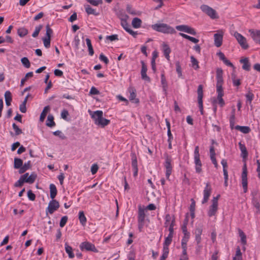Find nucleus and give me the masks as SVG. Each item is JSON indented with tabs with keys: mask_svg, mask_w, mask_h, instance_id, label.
Listing matches in <instances>:
<instances>
[{
	"mask_svg": "<svg viewBox=\"0 0 260 260\" xmlns=\"http://www.w3.org/2000/svg\"><path fill=\"white\" fill-rule=\"evenodd\" d=\"M92 118L94 121V123L102 127L108 125L110 121L103 117V112L102 111L98 110L91 114Z\"/></svg>",
	"mask_w": 260,
	"mask_h": 260,
	"instance_id": "1",
	"label": "nucleus"
},
{
	"mask_svg": "<svg viewBox=\"0 0 260 260\" xmlns=\"http://www.w3.org/2000/svg\"><path fill=\"white\" fill-rule=\"evenodd\" d=\"M223 71L221 68H218L216 70V91L217 96H223V90L222 88V84L223 80L222 78Z\"/></svg>",
	"mask_w": 260,
	"mask_h": 260,
	"instance_id": "2",
	"label": "nucleus"
},
{
	"mask_svg": "<svg viewBox=\"0 0 260 260\" xmlns=\"http://www.w3.org/2000/svg\"><path fill=\"white\" fill-rule=\"evenodd\" d=\"M153 30L161 32H175V29L165 23H158L152 25Z\"/></svg>",
	"mask_w": 260,
	"mask_h": 260,
	"instance_id": "3",
	"label": "nucleus"
},
{
	"mask_svg": "<svg viewBox=\"0 0 260 260\" xmlns=\"http://www.w3.org/2000/svg\"><path fill=\"white\" fill-rule=\"evenodd\" d=\"M220 197V194H218L216 197H213V199L212 200V204L210 206L209 209L207 212L208 216L212 217L215 215L216 214V212L218 210V200Z\"/></svg>",
	"mask_w": 260,
	"mask_h": 260,
	"instance_id": "4",
	"label": "nucleus"
},
{
	"mask_svg": "<svg viewBox=\"0 0 260 260\" xmlns=\"http://www.w3.org/2000/svg\"><path fill=\"white\" fill-rule=\"evenodd\" d=\"M194 161L195 164L196 171L197 173H200L202 172V164L200 160V155L199 153V147L196 146L194 150Z\"/></svg>",
	"mask_w": 260,
	"mask_h": 260,
	"instance_id": "5",
	"label": "nucleus"
},
{
	"mask_svg": "<svg viewBox=\"0 0 260 260\" xmlns=\"http://www.w3.org/2000/svg\"><path fill=\"white\" fill-rule=\"evenodd\" d=\"M202 232L203 228L202 226L201 225L196 227L193 232L195 235V240L197 244V250H200L202 247V245H201L202 241L201 235L202 234Z\"/></svg>",
	"mask_w": 260,
	"mask_h": 260,
	"instance_id": "6",
	"label": "nucleus"
},
{
	"mask_svg": "<svg viewBox=\"0 0 260 260\" xmlns=\"http://www.w3.org/2000/svg\"><path fill=\"white\" fill-rule=\"evenodd\" d=\"M201 10L212 19L218 18L217 13L214 9L206 5H202L200 7Z\"/></svg>",
	"mask_w": 260,
	"mask_h": 260,
	"instance_id": "7",
	"label": "nucleus"
},
{
	"mask_svg": "<svg viewBox=\"0 0 260 260\" xmlns=\"http://www.w3.org/2000/svg\"><path fill=\"white\" fill-rule=\"evenodd\" d=\"M241 178L244 192L245 193L247 191V169L246 163L243 166Z\"/></svg>",
	"mask_w": 260,
	"mask_h": 260,
	"instance_id": "8",
	"label": "nucleus"
},
{
	"mask_svg": "<svg viewBox=\"0 0 260 260\" xmlns=\"http://www.w3.org/2000/svg\"><path fill=\"white\" fill-rule=\"evenodd\" d=\"M59 207V202L54 199H52L49 203L48 206L46 210V214H53Z\"/></svg>",
	"mask_w": 260,
	"mask_h": 260,
	"instance_id": "9",
	"label": "nucleus"
},
{
	"mask_svg": "<svg viewBox=\"0 0 260 260\" xmlns=\"http://www.w3.org/2000/svg\"><path fill=\"white\" fill-rule=\"evenodd\" d=\"M172 158L171 157L168 155H166L165 157V162L164 166L166 169V176L167 179H169L170 175L172 173V167L171 165Z\"/></svg>",
	"mask_w": 260,
	"mask_h": 260,
	"instance_id": "10",
	"label": "nucleus"
},
{
	"mask_svg": "<svg viewBox=\"0 0 260 260\" xmlns=\"http://www.w3.org/2000/svg\"><path fill=\"white\" fill-rule=\"evenodd\" d=\"M80 248L81 250H85L86 251H91L94 252H98V250L95 248V246L89 242H83L81 243L80 245Z\"/></svg>",
	"mask_w": 260,
	"mask_h": 260,
	"instance_id": "11",
	"label": "nucleus"
},
{
	"mask_svg": "<svg viewBox=\"0 0 260 260\" xmlns=\"http://www.w3.org/2000/svg\"><path fill=\"white\" fill-rule=\"evenodd\" d=\"M234 36L243 49H247L249 47L246 38L241 34H234Z\"/></svg>",
	"mask_w": 260,
	"mask_h": 260,
	"instance_id": "12",
	"label": "nucleus"
},
{
	"mask_svg": "<svg viewBox=\"0 0 260 260\" xmlns=\"http://www.w3.org/2000/svg\"><path fill=\"white\" fill-rule=\"evenodd\" d=\"M212 188L209 183H207L206 187H205L203 193L204 198L202 202L203 204L207 203L209 200V198L211 194Z\"/></svg>",
	"mask_w": 260,
	"mask_h": 260,
	"instance_id": "13",
	"label": "nucleus"
},
{
	"mask_svg": "<svg viewBox=\"0 0 260 260\" xmlns=\"http://www.w3.org/2000/svg\"><path fill=\"white\" fill-rule=\"evenodd\" d=\"M142 64V69L141 71V78L143 80L147 82H150V78L147 75L146 72L147 68L144 61H141Z\"/></svg>",
	"mask_w": 260,
	"mask_h": 260,
	"instance_id": "14",
	"label": "nucleus"
},
{
	"mask_svg": "<svg viewBox=\"0 0 260 260\" xmlns=\"http://www.w3.org/2000/svg\"><path fill=\"white\" fill-rule=\"evenodd\" d=\"M176 28L178 31L184 32H196V30L193 28L187 25H177Z\"/></svg>",
	"mask_w": 260,
	"mask_h": 260,
	"instance_id": "15",
	"label": "nucleus"
},
{
	"mask_svg": "<svg viewBox=\"0 0 260 260\" xmlns=\"http://www.w3.org/2000/svg\"><path fill=\"white\" fill-rule=\"evenodd\" d=\"M214 39L215 46L217 47H220L223 40V35L222 34H214Z\"/></svg>",
	"mask_w": 260,
	"mask_h": 260,
	"instance_id": "16",
	"label": "nucleus"
},
{
	"mask_svg": "<svg viewBox=\"0 0 260 260\" xmlns=\"http://www.w3.org/2000/svg\"><path fill=\"white\" fill-rule=\"evenodd\" d=\"M28 173H26L23 175V177L24 178L25 182L29 184L33 183L37 177V175L35 174L32 173L29 176H28Z\"/></svg>",
	"mask_w": 260,
	"mask_h": 260,
	"instance_id": "17",
	"label": "nucleus"
},
{
	"mask_svg": "<svg viewBox=\"0 0 260 260\" xmlns=\"http://www.w3.org/2000/svg\"><path fill=\"white\" fill-rule=\"evenodd\" d=\"M217 55L219 57V59L222 60L226 66L232 67H234L233 63L226 59L224 54L222 52L219 51L217 53Z\"/></svg>",
	"mask_w": 260,
	"mask_h": 260,
	"instance_id": "18",
	"label": "nucleus"
},
{
	"mask_svg": "<svg viewBox=\"0 0 260 260\" xmlns=\"http://www.w3.org/2000/svg\"><path fill=\"white\" fill-rule=\"evenodd\" d=\"M162 51L165 57L168 60H170V53H171V49L170 47L165 43H163L162 44Z\"/></svg>",
	"mask_w": 260,
	"mask_h": 260,
	"instance_id": "19",
	"label": "nucleus"
},
{
	"mask_svg": "<svg viewBox=\"0 0 260 260\" xmlns=\"http://www.w3.org/2000/svg\"><path fill=\"white\" fill-rule=\"evenodd\" d=\"M239 148L241 151V157L243 158H246L248 156V152L244 144L240 142L239 143Z\"/></svg>",
	"mask_w": 260,
	"mask_h": 260,
	"instance_id": "20",
	"label": "nucleus"
},
{
	"mask_svg": "<svg viewBox=\"0 0 260 260\" xmlns=\"http://www.w3.org/2000/svg\"><path fill=\"white\" fill-rule=\"evenodd\" d=\"M240 62L243 63L242 69L245 71H249L250 69V64L249 62L248 58L241 59L240 60Z\"/></svg>",
	"mask_w": 260,
	"mask_h": 260,
	"instance_id": "21",
	"label": "nucleus"
},
{
	"mask_svg": "<svg viewBox=\"0 0 260 260\" xmlns=\"http://www.w3.org/2000/svg\"><path fill=\"white\" fill-rule=\"evenodd\" d=\"M31 167V165L30 160L25 162L24 165H22V167L19 170V173L20 174L24 173L25 171L30 169Z\"/></svg>",
	"mask_w": 260,
	"mask_h": 260,
	"instance_id": "22",
	"label": "nucleus"
},
{
	"mask_svg": "<svg viewBox=\"0 0 260 260\" xmlns=\"http://www.w3.org/2000/svg\"><path fill=\"white\" fill-rule=\"evenodd\" d=\"M145 218V210L142 208L140 206L139 207L138 211V221L144 222Z\"/></svg>",
	"mask_w": 260,
	"mask_h": 260,
	"instance_id": "23",
	"label": "nucleus"
},
{
	"mask_svg": "<svg viewBox=\"0 0 260 260\" xmlns=\"http://www.w3.org/2000/svg\"><path fill=\"white\" fill-rule=\"evenodd\" d=\"M50 196L52 199H54L57 194V189L54 184H50L49 185Z\"/></svg>",
	"mask_w": 260,
	"mask_h": 260,
	"instance_id": "24",
	"label": "nucleus"
},
{
	"mask_svg": "<svg viewBox=\"0 0 260 260\" xmlns=\"http://www.w3.org/2000/svg\"><path fill=\"white\" fill-rule=\"evenodd\" d=\"M4 95L6 101V104L7 106H9L11 105V102L12 100V94L10 91L7 90L5 92Z\"/></svg>",
	"mask_w": 260,
	"mask_h": 260,
	"instance_id": "25",
	"label": "nucleus"
},
{
	"mask_svg": "<svg viewBox=\"0 0 260 260\" xmlns=\"http://www.w3.org/2000/svg\"><path fill=\"white\" fill-rule=\"evenodd\" d=\"M46 35L45 37L42 38L44 46L46 48H48L50 46V38L51 34H46Z\"/></svg>",
	"mask_w": 260,
	"mask_h": 260,
	"instance_id": "26",
	"label": "nucleus"
},
{
	"mask_svg": "<svg viewBox=\"0 0 260 260\" xmlns=\"http://www.w3.org/2000/svg\"><path fill=\"white\" fill-rule=\"evenodd\" d=\"M46 124L48 127H53L55 125V123L54 121V117L52 115L49 114L47 117Z\"/></svg>",
	"mask_w": 260,
	"mask_h": 260,
	"instance_id": "27",
	"label": "nucleus"
},
{
	"mask_svg": "<svg viewBox=\"0 0 260 260\" xmlns=\"http://www.w3.org/2000/svg\"><path fill=\"white\" fill-rule=\"evenodd\" d=\"M50 108L49 107V106H45L43 110V111L42 112V113H41V115H40V121H41V122H43L45 117H46V116L47 115V113L50 111Z\"/></svg>",
	"mask_w": 260,
	"mask_h": 260,
	"instance_id": "28",
	"label": "nucleus"
},
{
	"mask_svg": "<svg viewBox=\"0 0 260 260\" xmlns=\"http://www.w3.org/2000/svg\"><path fill=\"white\" fill-rule=\"evenodd\" d=\"M235 128L244 134H248L250 132V127L247 126L237 125L235 127Z\"/></svg>",
	"mask_w": 260,
	"mask_h": 260,
	"instance_id": "29",
	"label": "nucleus"
},
{
	"mask_svg": "<svg viewBox=\"0 0 260 260\" xmlns=\"http://www.w3.org/2000/svg\"><path fill=\"white\" fill-rule=\"evenodd\" d=\"M136 97V93L135 90H132L130 91V95L129 96V100L133 103L138 104L139 103V100Z\"/></svg>",
	"mask_w": 260,
	"mask_h": 260,
	"instance_id": "30",
	"label": "nucleus"
},
{
	"mask_svg": "<svg viewBox=\"0 0 260 260\" xmlns=\"http://www.w3.org/2000/svg\"><path fill=\"white\" fill-rule=\"evenodd\" d=\"M64 246L66 252L68 254L69 258H74L75 255L74 253L73 252L72 247L69 246L67 243H65Z\"/></svg>",
	"mask_w": 260,
	"mask_h": 260,
	"instance_id": "31",
	"label": "nucleus"
},
{
	"mask_svg": "<svg viewBox=\"0 0 260 260\" xmlns=\"http://www.w3.org/2000/svg\"><path fill=\"white\" fill-rule=\"evenodd\" d=\"M161 83L162 85V87L163 89V91L165 94H167V89L168 87L167 82L166 79V77L164 74L161 75Z\"/></svg>",
	"mask_w": 260,
	"mask_h": 260,
	"instance_id": "32",
	"label": "nucleus"
},
{
	"mask_svg": "<svg viewBox=\"0 0 260 260\" xmlns=\"http://www.w3.org/2000/svg\"><path fill=\"white\" fill-rule=\"evenodd\" d=\"M23 165V160L19 158H15L14 159V168L16 169L21 168Z\"/></svg>",
	"mask_w": 260,
	"mask_h": 260,
	"instance_id": "33",
	"label": "nucleus"
},
{
	"mask_svg": "<svg viewBox=\"0 0 260 260\" xmlns=\"http://www.w3.org/2000/svg\"><path fill=\"white\" fill-rule=\"evenodd\" d=\"M84 7L85 11L88 15L92 14L97 16L99 14L98 12H96L95 10L92 9L89 5H85Z\"/></svg>",
	"mask_w": 260,
	"mask_h": 260,
	"instance_id": "34",
	"label": "nucleus"
},
{
	"mask_svg": "<svg viewBox=\"0 0 260 260\" xmlns=\"http://www.w3.org/2000/svg\"><path fill=\"white\" fill-rule=\"evenodd\" d=\"M79 219L82 225H84L86 224L87 220L83 211H80L79 213Z\"/></svg>",
	"mask_w": 260,
	"mask_h": 260,
	"instance_id": "35",
	"label": "nucleus"
},
{
	"mask_svg": "<svg viewBox=\"0 0 260 260\" xmlns=\"http://www.w3.org/2000/svg\"><path fill=\"white\" fill-rule=\"evenodd\" d=\"M142 23L141 20L137 17L134 18L132 20V25L134 28H139Z\"/></svg>",
	"mask_w": 260,
	"mask_h": 260,
	"instance_id": "36",
	"label": "nucleus"
},
{
	"mask_svg": "<svg viewBox=\"0 0 260 260\" xmlns=\"http://www.w3.org/2000/svg\"><path fill=\"white\" fill-rule=\"evenodd\" d=\"M198 101H203V86L202 85H200L198 88Z\"/></svg>",
	"mask_w": 260,
	"mask_h": 260,
	"instance_id": "37",
	"label": "nucleus"
},
{
	"mask_svg": "<svg viewBox=\"0 0 260 260\" xmlns=\"http://www.w3.org/2000/svg\"><path fill=\"white\" fill-rule=\"evenodd\" d=\"M132 168H138L137 159L135 153H131Z\"/></svg>",
	"mask_w": 260,
	"mask_h": 260,
	"instance_id": "38",
	"label": "nucleus"
},
{
	"mask_svg": "<svg viewBox=\"0 0 260 260\" xmlns=\"http://www.w3.org/2000/svg\"><path fill=\"white\" fill-rule=\"evenodd\" d=\"M233 260H242V252L239 247L236 249V256L233 257Z\"/></svg>",
	"mask_w": 260,
	"mask_h": 260,
	"instance_id": "39",
	"label": "nucleus"
},
{
	"mask_svg": "<svg viewBox=\"0 0 260 260\" xmlns=\"http://www.w3.org/2000/svg\"><path fill=\"white\" fill-rule=\"evenodd\" d=\"M239 236L241 238V241L243 245L246 244V236L244 233L240 229L239 230Z\"/></svg>",
	"mask_w": 260,
	"mask_h": 260,
	"instance_id": "40",
	"label": "nucleus"
},
{
	"mask_svg": "<svg viewBox=\"0 0 260 260\" xmlns=\"http://www.w3.org/2000/svg\"><path fill=\"white\" fill-rule=\"evenodd\" d=\"M190 59L192 68L195 70L198 69L199 68L198 61L193 56L190 57Z\"/></svg>",
	"mask_w": 260,
	"mask_h": 260,
	"instance_id": "41",
	"label": "nucleus"
},
{
	"mask_svg": "<svg viewBox=\"0 0 260 260\" xmlns=\"http://www.w3.org/2000/svg\"><path fill=\"white\" fill-rule=\"evenodd\" d=\"M188 222L187 218H186L185 220L184 221V225L182 227V232L184 235L185 237H189V233L187 231L186 224Z\"/></svg>",
	"mask_w": 260,
	"mask_h": 260,
	"instance_id": "42",
	"label": "nucleus"
},
{
	"mask_svg": "<svg viewBox=\"0 0 260 260\" xmlns=\"http://www.w3.org/2000/svg\"><path fill=\"white\" fill-rule=\"evenodd\" d=\"M33 76V72H30L27 73L24 78H22L21 80L20 86H23L25 82L27 80L28 78L32 77Z\"/></svg>",
	"mask_w": 260,
	"mask_h": 260,
	"instance_id": "43",
	"label": "nucleus"
},
{
	"mask_svg": "<svg viewBox=\"0 0 260 260\" xmlns=\"http://www.w3.org/2000/svg\"><path fill=\"white\" fill-rule=\"evenodd\" d=\"M24 182H25L24 178L23 177V175H22L20 176L19 179L15 183L14 186L16 187H21Z\"/></svg>",
	"mask_w": 260,
	"mask_h": 260,
	"instance_id": "44",
	"label": "nucleus"
},
{
	"mask_svg": "<svg viewBox=\"0 0 260 260\" xmlns=\"http://www.w3.org/2000/svg\"><path fill=\"white\" fill-rule=\"evenodd\" d=\"M21 61L22 63V64L26 68H29L30 66V62L28 60V59L26 57H24L21 58Z\"/></svg>",
	"mask_w": 260,
	"mask_h": 260,
	"instance_id": "45",
	"label": "nucleus"
},
{
	"mask_svg": "<svg viewBox=\"0 0 260 260\" xmlns=\"http://www.w3.org/2000/svg\"><path fill=\"white\" fill-rule=\"evenodd\" d=\"M126 11L130 14L136 15H137V13L136 12V10H135L132 6L130 5H126Z\"/></svg>",
	"mask_w": 260,
	"mask_h": 260,
	"instance_id": "46",
	"label": "nucleus"
},
{
	"mask_svg": "<svg viewBox=\"0 0 260 260\" xmlns=\"http://www.w3.org/2000/svg\"><path fill=\"white\" fill-rule=\"evenodd\" d=\"M176 67V72L178 74L179 77H181L182 75V71H181V67L180 64V62L179 61H177L175 63Z\"/></svg>",
	"mask_w": 260,
	"mask_h": 260,
	"instance_id": "47",
	"label": "nucleus"
},
{
	"mask_svg": "<svg viewBox=\"0 0 260 260\" xmlns=\"http://www.w3.org/2000/svg\"><path fill=\"white\" fill-rule=\"evenodd\" d=\"M251 37L255 42L260 44V34H251Z\"/></svg>",
	"mask_w": 260,
	"mask_h": 260,
	"instance_id": "48",
	"label": "nucleus"
},
{
	"mask_svg": "<svg viewBox=\"0 0 260 260\" xmlns=\"http://www.w3.org/2000/svg\"><path fill=\"white\" fill-rule=\"evenodd\" d=\"M232 79L233 83V85L236 86H239L241 84L240 79H236V75L234 74H232Z\"/></svg>",
	"mask_w": 260,
	"mask_h": 260,
	"instance_id": "49",
	"label": "nucleus"
},
{
	"mask_svg": "<svg viewBox=\"0 0 260 260\" xmlns=\"http://www.w3.org/2000/svg\"><path fill=\"white\" fill-rule=\"evenodd\" d=\"M89 3L94 6H98L103 3L102 0H86Z\"/></svg>",
	"mask_w": 260,
	"mask_h": 260,
	"instance_id": "50",
	"label": "nucleus"
},
{
	"mask_svg": "<svg viewBox=\"0 0 260 260\" xmlns=\"http://www.w3.org/2000/svg\"><path fill=\"white\" fill-rule=\"evenodd\" d=\"M12 127L15 132V135H19L22 133V130L15 123H13Z\"/></svg>",
	"mask_w": 260,
	"mask_h": 260,
	"instance_id": "51",
	"label": "nucleus"
},
{
	"mask_svg": "<svg viewBox=\"0 0 260 260\" xmlns=\"http://www.w3.org/2000/svg\"><path fill=\"white\" fill-rule=\"evenodd\" d=\"M121 24L123 26L124 29L128 32H135L134 31L129 28V26L128 25L126 21H122Z\"/></svg>",
	"mask_w": 260,
	"mask_h": 260,
	"instance_id": "52",
	"label": "nucleus"
},
{
	"mask_svg": "<svg viewBox=\"0 0 260 260\" xmlns=\"http://www.w3.org/2000/svg\"><path fill=\"white\" fill-rule=\"evenodd\" d=\"M68 217L67 216H63L60 221L59 225L61 228H63L68 221Z\"/></svg>",
	"mask_w": 260,
	"mask_h": 260,
	"instance_id": "53",
	"label": "nucleus"
},
{
	"mask_svg": "<svg viewBox=\"0 0 260 260\" xmlns=\"http://www.w3.org/2000/svg\"><path fill=\"white\" fill-rule=\"evenodd\" d=\"M79 43H80L79 38L78 36L77 35H76L75 36L74 41H73V43L74 44L75 49H78Z\"/></svg>",
	"mask_w": 260,
	"mask_h": 260,
	"instance_id": "54",
	"label": "nucleus"
},
{
	"mask_svg": "<svg viewBox=\"0 0 260 260\" xmlns=\"http://www.w3.org/2000/svg\"><path fill=\"white\" fill-rule=\"evenodd\" d=\"M189 237L184 236L181 241L182 248H187V242Z\"/></svg>",
	"mask_w": 260,
	"mask_h": 260,
	"instance_id": "55",
	"label": "nucleus"
},
{
	"mask_svg": "<svg viewBox=\"0 0 260 260\" xmlns=\"http://www.w3.org/2000/svg\"><path fill=\"white\" fill-rule=\"evenodd\" d=\"M27 197L30 201H34L35 200L36 195L32 192L31 190H29L27 191Z\"/></svg>",
	"mask_w": 260,
	"mask_h": 260,
	"instance_id": "56",
	"label": "nucleus"
},
{
	"mask_svg": "<svg viewBox=\"0 0 260 260\" xmlns=\"http://www.w3.org/2000/svg\"><path fill=\"white\" fill-rule=\"evenodd\" d=\"M99 59L101 61H103L106 64H108L109 61L108 58L105 56L103 53H101L100 55Z\"/></svg>",
	"mask_w": 260,
	"mask_h": 260,
	"instance_id": "57",
	"label": "nucleus"
},
{
	"mask_svg": "<svg viewBox=\"0 0 260 260\" xmlns=\"http://www.w3.org/2000/svg\"><path fill=\"white\" fill-rule=\"evenodd\" d=\"M245 96H246L247 101H248L250 104H251V103L253 99V97H254L253 94L252 92H251L250 91H248V92L246 94Z\"/></svg>",
	"mask_w": 260,
	"mask_h": 260,
	"instance_id": "58",
	"label": "nucleus"
},
{
	"mask_svg": "<svg viewBox=\"0 0 260 260\" xmlns=\"http://www.w3.org/2000/svg\"><path fill=\"white\" fill-rule=\"evenodd\" d=\"M99 166L97 164H94L92 165L91 167V172L92 174H95L98 171Z\"/></svg>",
	"mask_w": 260,
	"mask_h": 260,
	"instance_id": "59",
	"label": "nucleus"
},
{
	"mask_svg": "<svg viewBox=\"0 0 260 260\" xmlns=\"http://www.w3.org/2000/svg\"><path fill=\"white\" fill-rule=\"evenodd\" d=\"M223 96H217V99L218 100V103L219 106L221 107H223L225 105V102L222 99Z\"/></svg>",
	"mask_w": 260,
	"mask_h": 260,
	"instance_id": "60",
	"label": "nucleus"
},
{
	"mask_svg": "<svg viewBox=\"0 0 260 260\" xmlns=\"http://www.w3.org/2000/svg\"><path fill=\"white\" fill-rule=\"evenodd\" d=\"M89 93L92 95H97L100 93V91L94 86H92L89 91Z\"/></svg>",
	"mask_w": 260,
	"mask_h": 260,
	"instance_id": "61",
	"label": "nucleus"
},
{
	"mask_svg": "<svg viewBox=\"0 0 260 260\" xmlns=\"http://www.w3.org/2000/svg\"><path fill=\"white\" fill-rule=\"evenodd\" d=\"M171 216L170 214H168L166 215L165 222V226L166 227L168 226L169 222L171 220Z\"/></svg>",
	"mask_w": 260,
	"mask_h": 260,
	"instance_id": "62",
	"label": "nucleus"
},
{
	"mask_svg": "<svg viewBox=\"0 0 260 260\" xmlns=\"http://www.w3.org/2000/svg\"><path fill=\"white\" fill-rule=\"evenodd\" d=\"M106 39L107 40H110V41H113L118 40V36L117 35H111V36H107L106 37Z\"/></svg>",
	"mask_w": 260,
	"mask_h": 260,
	"instance_id": "63",
	"label": "nucleus"
},
{
	"mask_svg": "<svg viewBox=\"0 0 260 260\" xmlns=\"http://www.w3.org/2000/svg\"><path fill=\"white\" fill-rule=\"evenodd\" d=\"M20 111L23 113L26 112V104L22 103L19 106Z\"/></svg>",
	"mask_w": 260,
	"mask_h": 260,
	"instance_id": "64",
	"label": "nucleus"
}]
</instances>
